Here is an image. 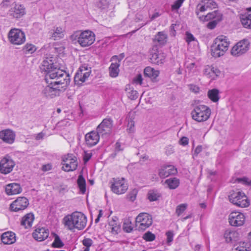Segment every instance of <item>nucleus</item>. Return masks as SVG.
<instances>
[{"mask_svg":"<svg viewBox=\"0 0 251 251\" xmlns=\"http://www.w3.org/2000/svg\"><path fill=\"white\" fill-rule=\"evenodd\" d=\"M23 51L27 54H32L36 50V47L31 44H26L23 48Z\"/></svg>","mask_w":251,"mask_h":251,"instance_id":"nucleus-36","label":"nucleus"},{"mask_svg":"<svg viewBox=\"0 0 251 251\" xmlns=\"http://www.w3.org/2000/svg\"><path fill=\"white\" fill-rule=\"evenodd\" d=\"M250 43L247 40L238 42L231 50V53L235 56H239L246 52L249 49Z\"/></svg>","mask_w":251,"mask_h":251,"instance_id":"nucleus-10","label":"nucleus"},{"mask_svg":"<svg viewBox=\"0 0 251 251\" xmlns=\"http://www.w3.org/2000/svg\"><path fill=\"white\" fill-rule=\"evenodd\" d=\"M34 219V215L32 213H28L22 218L21 225L24 226L26 228L30 227Z\"/></svg>","mask_w":251,"mask_h":251,"instance_id":"nucleus-27","label":"nucleus"},{"mask_svg":"<svg viewBox=\"0 0 251 251\" xmlns=\"http://www.w3.org/2000/svg\"><path fill=\"white\" fill-rule=\"evenodd\" d=\"M8 38L12 44L21 45L25 40V33L19 29H12L8 33Z\"/></svg>","mask_w":251,"mask_h":251,"instance_id":"nucleus-9","label":"nucleus"},{"mask_svg":"<svg viewBox=\"0 0 251 251\" xmlns=\"http://www.w3.org/2000/svg\"><path fill=\"white\" fill-rule=\"evenodd\" d=\"M159 197V194L154 191H151L148 193V199L151 201H157Z\"/></svg>","mask_w":251,"mask_h":251,"instance_id":"nucleus-39","label":"nucleus"},{"mask_svg":"<svg viewBox=\"0 0 251 251\" xmlns=\"http://www.w3.org/2000/svg\"><path fill=\"white\" fill-rule=\"evenodd\" d=\"M187 204L182 203L177 206L176 210V213L178 216H180L187 208Z\"/></svg>","mask_w":251,"mask_h":251,"instance_id":"nucleus-38","label":"nucleus"},{"mask_svg":"<svg viewBox=\"0 0 251 251\" xmlns=\"http://www.w3.org/2000/svg\"><path fill=\"white\" fill-rule=\"evenodd\" d=\"M14 166L15 163L10 157H4L0 162V171L2 174H8L12 171Z\"/></svg>","mask_w":251,"mask_h":251,"instance_id":"nucleus-16","label":"nucleus"},{"mask_svg":"<svg viewBox=\"0 0 251 251\" xmlns=\"http://www.w3.org/2000/svg\"><path fill=\"white\" fill-rule=\"evenodd\" d=\"M70 39L73 41H77L82 47L91 45L95 40V34L90 31L85 30L83 32L75 31L70 36Z\"/></svg>","mask_w":251,"mask_h":251,"instance_id":"nucleus-3","label":"nucleus"},{"mask_svg":"<svg viewBox=\"0 0 251 251\" xmlns=\"http://www.w3.org/2000/svg\"><path fill=\"white\" fill-rule=\"evenodd\" d=\"M112 126V120L110 118H107L103 120L97 127V130L101 134V136L103 137L111 133Z\"/></svg>","mask_w":251,"mask_h":251,"instance_id":"nucleus-11","label":"nucleus"},{"mask_svg":"<svg viewBox=\"0 0 251 251\" xmlns=\"http://www.w3.org/2000/svg\"><path fill=\"white\" fill-rule=\"evenodd\" d=\"M204 2L208 9L215 8L217 7L216 3L213 0H205Z\"/></svg>","mask_w":251,"mask_h":251,"instance_id":"nucleus-46","label":"nucleus"},{"mask_svg":"<svg viewBox=\"0 0 251 251\" xmlns=\"http://www.w3.org/2000/svg\"><path fill=\"white\" fill-rule=\"evenodd\" d=\"M245 243H240L239 246L235 249L234 251H249V248L246 247V244L244 246Z\"/></svg>","mask_w":251,"mask_h":251,"instance_id":"nucleus-51","label":"nucleus"},{"mask_svg":"<svg viewBox=\"0 0 251 251\" xmlns=\"http://www.w3.org/2000/svg\"><path fill=\"white\" fill-rule=\"evenodd\" d=\"M93 241L90 238H85L82 241V244L83 246H84L86 248L83 251H90V247L93 244Z\"/></svg>","mask_w":251,"mask_h":251,"instance_id":"nucleus-40","label":"nucleus"},{"mask_svg":"<svg viewBox=\"0 0 251 251\" xmlns=\"http://www.w3.org/2000/svg\"><path fill=\"white\" fill-rule=\"evenodd\" d=\"M142 76L141 74H138L137 75L136 77H135L133 79V81L134 83L137 84L141 85L142 83Z\"/></svg>","mask_w":251,"mask_h":251,"instance_id":"nucleus-53","label":"nucleus"},{"mask_svg":"<svg viewBox=\"0 0 251 251\" xmlns=\"http://www.w3.org/2000/svg\"><path fill=\"white\" fill-rule=\"evenodd\" d=\"M201 151H202V146H198L195 150L193 155L197 156Z\"/></svg>","mask_w":251,"mask_h":251,"instance_id":"nucleus-62","label":"nucleus"},{"mask_svg":"<svg viewBox=\"0 0 251 251\" xmlns=\"http://www.w3.org/2000/svg\"><path fill=\"white\" fill-rule=\"evenodd\" d=\"M143 238L146 241L151 242L155 240V235L151 232L148 231L143 235Z\"/></svg>","mask_w":251,"mask_h":251,"instance_id":"nucleus-41","label":"nucleus"},{"mask_svg":"<svg viewBox=\"0 0 251 251\" xmlns=\"http://www.w3.org/2000/svg\"><path fill=\"white\" fill-rule=\"evenodd\" d=\"M191 114L194 120L202 122L209 119L211 115V109L206 105H199L194 108Z\"/></svg>","mask_w":251,"mask_h":251,"instance_id":"nucleus-5","label":"nucleus"},{"mask_svg":"<svg viewBox=\"0 0 251 251\" xmlns=\"http://www.w3.org/2000/svg\"><path fill=\"white\" fill-rule=\"evenodd\" d=\"M236 181L239 183H242L248 186H251V180H249L247 177L238 178L236 179Z\"/></svg>","mask_w":251,"mask_h":251,"instance_id":"nucleus-49","label":"nucleus"},{"mask_svg":"<svg viewBox=\"0 0 251 251\" xmlns=\"http://www.w3.org/2000/svg\"><path fill=\"white\" fill-rule=\"evenodd\" d=\"M222 20H221V18L220 16H218L217 17V20H212V21L209 22L207 25V27L208 28L212 29H214L218 23H219L220 21H221Z\"/></svg>","mask_w":251,"mask_h":251,"instance_id":"nucleus-42","label":"nucleus"},{"mask_svg":"<svg viewBox=\"0 0 251 251\" xmlns=\"http://www.w3.org/2000/svg\"><path fill=\"white\" fill-rule=\"evenodd\" d=\"M184 0H177L174 4L172 5L173 9H178L181 5Z\"/></svg>","mask_w":251,"mask_h":251,"instance_id":"nucleus-52","label":"nucleus"},{"mask_svg":"<svg viewBox=\"0 0 251 251\" xmlns=\"http://www.w3.org/2000/svg\"><path fill=\"white\" fill-rule=\"evenodd\" d=\"M92 153H88L86 151L84 152V154L83 156V160L85 163L87 162L91 158Z\"/></svg>","mask_w":251,"mask_h":251,"instance_id":"nucleus-57","label":"nucleus"},{"mask_svg":"<svg viewBox=\"0 0 251 251\" xmlns=\"http://www.w3.org/2000/svg\"><path fill=\"white\" fill-rule=\"evenodd\" d=\"M22 189L18 183H10L6 186L5 192L8 195H15L20 193Z\"/></svg>","mask_w":251,"mask_h":251,"instance_id":"nucleus-23","label":"nucleus"},{"mask_svg":"<svg viewBox=\"0 0 251 251\" xmlns=\"http://www.w3.org/2000/svg\"><path fill=\"white\" fill-rule=\"evenodd\" d=\"M0 139L4 143L11 144L15 141V134L10 129H3L0 131Z\"/></svg>","mask_w":251,"mask_h":251,"instance_id":"nucleus-18","label":"nucleus"},{"mask_svg":"<svg viewBox=\"0 0 251 251\" xmlns=\"http://www.w3.org/2000/svg\"><path fill=\"white\" fill-rule=\"evenodd\" d=\"M41 69L46 74L45 80L48 84L42 91L48 98H53L64 91L70 83V75L66 72L55 67L52 60H44Z\"/></svg>","mask_w":251,"mask_h":251,"instance_id":"nucleus-1","label":"nucleus"},{"mask_svg":"<svg viewBox=\"0 0 251 251\" xmlns=\"http://www.w3.org/2000/svg\"><path fill=\"white\" fill-rule=\"evenodd\" d=\"M110 184L111 191L118 195L126 193L128 189V185L124 178L121 179L113 178Z\"/></svg>","mask_w":251,"mask_h":251,"instance_id":"nucleus-7","label":"nucleus"},{"mask_svg":"<svg viewBox=\"0 0 251 251\" xmlns=\"http://www.w3.org/2000/svg\"><path fill=\"white\" fill-rule=\"evenodd\" d=\"M170 189H176L179 184V180L176 177H172L166 179L163 183Z\"/></svg>","mask_w":251,"mask_h":251,"instance_id":"nucleus-28","label":"nucleus"},{"mask_svg":"<svg viewBox=\"0 0 251 251\" xmlns=\"http://www.w3.org/2000/svg\"><path fill=\"white\" fill-rule=\"evenodd\" d=\"M166 235L167 236V243L168 245H170V244L173 240V237H174L173 232L172 231H168L166 232Z\"/></svg>","mask_w":251,"mask_h":251,"instance_id":"nucleus-50","label":"nucleus"},{"mask_svg":"<svg viewBox=\"0 0 251 251\" xmlns=\"http://www.w3.org/2000/svg\"><path fill=\"white\" fill-rule=\"evenodd\" d=\"M15 3L14 0H2L0 3V6L2 7L7 8L11 4L13 5Z\"/></svg>","mask_w":251,"mask_h":251,"instance_id":"nucleus-48","label":"nucleus"},{"mask_svg":"<svg viewBox=\"0 0 251 251\" xmlns=\"http://www.w3.org/2000/svg\"><path fill=\"white\" fill-rule=\"evenodd\" d=\"M54 240L51 245L52 247L55 248H61L63 247L64 244L60 239L59 236L57 234L54 233Z\"/></svg>","mask_w":251,"mask_h":251,"instance_id":"nucleus-35","label":"nucleus"},{"mask_svg":"<svg viewBox=\"0 0 251 251\" xmlns=\"http://www.w3.org/2000/svg\"><path fill=\"white\" fill-rule=\"evenodd\" d=\"M167 36L163 32H158L153 39L154 42H156L159 44L163 45L166 42Z\"/></svg>","mask_w":251,"mask_h":251,"instance_id":"nucleus-32","label":"nucleus"},{"mask_svg":"<svg viewBox=\"0 0 251 251\" xmlns=\"http://www.w3.org/2000/svg\"><path fill=\"white\" fill-rule=\"evenodd\" d=\"M144 74L145 76L150 78L152 81H156L159 72L151 67H147L144 69Z\"/></svg>","mask_w":251,"mask_h":251,"instance_id":"nucleus-25","label":"nucleus"},{"mask_svg":"<svg viewBox=\"0 0 251 251\" xmlns=\"http://www.w3.org/2000/svg\"><path fill=\"white\" fill-rule=\"evenodd\" d=\"M51 37L54 40L60 39L63 37V29L60 27H56L55 30L50 32Z\"/></svg>","mask_w":251,"mask_h":251,"instance_id":"nucleus-34","label":"nucleus"},{"mask_svg":"<svg viewBox=\"0 0 251 251\" xmlns=\"http://www.w3.org/2000/svg\"><path fill=\"white\" fill-rule=\"evenodd\" d=\"M45 135V134L44 133H43V132H41L40 133H39L38 134L35 135V139L36 140H42L44 138Z\"/></svg>","mask_w":251,"mask_h":251,"instance_id":"nucleus-61","label":"nucleus"},{"mask_svg":"<svg viewBox=\"0 0 251 251\" xmlns=\"http://www.w3.org/2000/svg\"><path fill=\"white\" fill-rule=\"evenodd\" d=\"M63 220L65 226L71 230L75 228L83 229L87 224L86 217L83 213L77 211L65 216Z\"/></svg>","mask_w":251,"mask_h":251,"instance_id":"nucleus-2","label":"nucleus"},{"mask_svg":"<svg viewBox=\"0 0 251 251\" xmlns=\"http://www.w3.org/2000/svg\"><path fill=\"white\" fill-rule=\"evenodd\" d=\"M64 162L62 169L66 172L73 171L76 170L77 167L76 157L73 154H68L64 156L62 160Z\"/></svg>","mask_w":251,"mask_h":251,"instance_id":"nucleus-12","label":"nucleus"},{"mask_svg":"<svg viewBox=\"0 0 251 251\" xmlns=\"http://www.w3.org/2000/svg\"><path fill=\"white\" fill-rule=\"evenodd\" d=\"M49 235V230L44 227L36 228L32 233L33 237L38 241H42L46 239Z\"/></svg>","mask_w":251,"mask_h":251,"instance_id":"nucleus-21","label":"nucleus"},{"mask_svg":"<svg viewBox=\"0 0 251 251\" xmlns=\"http://www.w3.org/2000/svg\"><path fill=\"white\" fill-rule=\"evenodd\" d=\"M127 130L129 133H132L134 131V122L131 118L128 120Z\"/></svg>","mask_w":251,"mask_h":251,"instance_id":"nucleus-44","label":"nucleus"},{"mask_svg":"<svg viewBox=\"0 0 251 251\" xmlns=\"http://www.w3.org/2000/svg\"><path fill=\"white\" fill-rule=\"evenodd\" d=\"M208 8L206 7V5L204 1H202L201 3L198 4L196 9V13L199 17L200 16V13L206 11Z\"/></svg>","mask_w":251,"mask_h":251,"instance_id":"nucleus-37","label":"nucleus"},{"mask_svg":"<svg viewBox=\"0 0 251 251\" xmlns=\"http://www.w3.org/2000/svg\"><path fill=\"white\" fill-rule=\"evenodd\" d=\"M150 61L152 63L159 65L164 63L165 56L163 53L157 50H154L151 53Z\"/></svg>","mask_w":251,"mask_h":251,"instance_id":"nucleus-22","label":"nucleus"},{"mask_svg":"<svg viewBox=\"0 0 251 251\" xmlns=\"http://www.w3.org/2000/svg\"><path fill=\"white\" fill-rule=\"evenodd\" d=\"M143 19V17L142 15H139V14L136 15V18H135V21L136 22H138L140 21H142Z\"/></svg>","mask_w":251,"mask_h":251,"instance_id":"nucleus-64","label":"nucleus"},{"mask_svg":"<svg viewBox=\"0 0 251 251\" xmlns=\"http://www.w3.org/2000/svg\"><path fill=\"white\" fill-rule=\"evenodd\" d=\"M160 15V14L159 12H155L151 17V21L154 20L156 18L158 17Z\"/></svg>","mask_w":251,"mask_h":251,"instance_id":"nucleus-63","label":"nucleus"},{"mask_svg":"<svg viewBox=\"0 0 251 251\" xmlns=\"http://www.w3.org/2000/svg\"><path fill=\"white\" fill-rule=\"evenodd\" d=\"M186 41L188 43L192 41L195 40V38L194 37V36L191 33L186 32Z\"/></svg>","mask_w":251,"mask_h":251,"instance_id":"nucleus-54","label":"nucleus"},{"mask_svg":"<svg viewBox=\"0 0 251 251\" xmlns=\"http://www.w3.org/2000/svg\"><path fill=\"white\" fill-rule=\"evenodd\" d=\"M128 97L131 100H136L138 97V93L137 91L131 90L128 93Z\"/></svg>","mask_w":251,"mask_h":251,"instance_id":"nucleus-47","label":"nucleus"},{"mask_svg":"<svg viewBox=\"0 0 251 251\" xmlns=\"http://www.w3.org/2000/svg\"><path fill=\"white\" fill-rule=\"evenodd\" d=\"M138 193V190L136 189H134L131 191L127 195V198L130 201H133L136 198V196Z\"/></svg>","mask_w":251,"mask_h":251,"instance_id":"nucleus-43","label":"nucleus"},{"mask_svg":"<svg viewBox=\"0 0 251 251\" xmlns=\"http://www.w3.org/2000/svg\"><path fill=\"white\" fill-rule=\"evenodd\" d=\"M123 228L124 230L127 232H130L132 230V227L130 226H129L126 223L124 224Z\"/></svg>","mask_w":251,"mask_h":251,"instance_id":"nucleus-59","label":"nucleus"},{"mask_svg":"<svg viewBox=\"0 0 251 251\" xmlns=\"http://www.w3.org/2000/svg\"><path fill=\"white\" fill-rule=\"evenodd\" d=\"M91 70L85 67L82 66L75 74L74 77V81L75 83H79V81L84 82L90 76Z\"/></svg>","mask_w":251,"mask_h":251,"instance_id":"nucleus-17","label":"nucleus"},{"mask_svg":"<svg viewBox=\"0 0 251 251\" xmlns=\"http://www.w3.org/2000/svg\"><path fill=\"white\" fill-rule=\"evenodd\" d=\"M226 36L221 35L217 37L211 47V55L214 57L223 55L228 50L229 43Z\"/></svg>","mask_w":251,"mask_h":251,"instance_id":"nucleus-4","label":"nucleus"},{"mask_svg":"<svg viewBox=\"0 0 251 251\" xmlns=\"http://www.w3.org/2000/svg\"><path fill=\"white\" fill-rule=\"evenodd\" d=\"M77 182L80 191L84 194L86 192V181L82 175H79Z\"/></svg>","mask_w":251,"mask_h":251,"instance_id":"nucleus-33","label":"nucleus"},{"mask_svg":"<svg viewBox=\"0 0 251 251\" xmlns=\"http://www.w3.org/2000/svg\"><path fill=\"white\" fill-rule=\"evenodd\" d=\"M179 143L183 146H186L188 144V139L186 137H182L179 141Z\"/></svg>","mask_w":251,"mask_h":251,"instance_id":"nucleus-58","label":"nucleus"},{"mask_svg":"<svg viewBox=\"0 0 251 251\" xmlns=\"http://www.w3.org/2000/svg\"><path fill=\"white\" fill-rule=\"evenodd\" d=\"M219 91L217 89L209 90L207 92L208 98L213 102H218L220 99Z\"/></svg>","mask_w":251,"mask_h":251,"instance_id":"nucleus-29","label":"nucleus"},{"mask_svg":"<svg viewBox=\"0 0 251 251\" xmlns=\"http://www.w3.org/2000/svg\"><path fill=\"white\" fill-rule=\"evenodd\" d=\"M120 63H112L109 68V75L112 77H116L118 76L120 70L119 67Z\"/></svg>","mask_w":251,"mask_h":251,"instance_id":"nucleus-30","label":"nucleus"},{"mask_svg":"<svg viewBox=\"0 0 251 251\" xmlns=\"http://www.w3.org/2000/svg\"><path fill=\"white\" fill-rule=\"evenodd\" d=\"M229 201L233 204L241 207H247L250 202L245 194L242 192H233L228 196Z\"/></svg>","mask_w":251,"mask_h":251,"instance_id":"nucleus-6","label":"nucleus"},{"mask_svg":"<svg viewBox=\"0 0 251 251\" xmlns=\"http://www.w3.org/2000/svg\"><path fill=\"white\" fill-rule=\"evenodd\" d=\"M100 136L101 134H99L97 130L88 133L85 135L86 144L90 147L96 145L98 143Z\"/></svg>","mask_w":251,"mask_h":251,"instance_id":"nucleus-20","label":"nucleus"},{"mask_svg":"<svg viewBox=\"0 0 251 251\" xmlns=\"http://www.w3.org/2000/svg\"><path fill=\"white\" fill-rule=\"evenodd\" d=\"M98 7L101 9H104L108 7L109 3L107 0H100L98 4Z\"/></svg>","mask_w":251,"mask_h":251,"instance_id":"nucleus-45","label":"nucleus"},{"mask_svg":"<svg viewBox=\"0 0 251 251\" xmlns=\"http://www.w3.org/2000/svg\"><path fill=\"white\" fill-rule=\"evenodd\" d=\"M210 73L214 74L216 76H218L221 74V71L217 68L212 67L210 68Z\"/></svg>","mask_w":251,"mask_h":251,"instance_id":"nucleus-56","label":"nucleus"},{"mask_svg":"<svg viewBox=\"0 0 251 251\" xmlns=\"http://www.w3.org/2000/svg\"><path fill=\"white\" fill-rule=\"evenodd\" d=\"M220 16L221 20L222 19V15L218 10H215L212 12L208 13L206 15H200L199 17V19L201 21H208L209 20H217V17Z\"/></svg>","mask_w":251,"mask_h":251,"instance_id":"nucleus-26","label":"nucleus"},{"mask_svg":"<svg viewBox=\"0 0 251 251\" xmlns=\"http://www.w3.org/2000/svg\"><path fill=\"white\" fill-rule=\"evenodd\" d=\"M9 13L13 18L19 19L25 14V8L23 4L15 2L9 10Z\"/></svg>","mask_w":251,"mask_h":251,"instance_id":"nucleus-15","label":"nucleus"},{"mask_svg":"<svg viewBox=\"0 0 251 251\" xmlns=\"http://www.w3.org/2000/svg\"><path fill=\"white\" fill-rule=\"evenodd\" d=\"M177 173V169L171 165H163L158 171V175L161 178H164L170 175H174Z\"/></svg>","mask_w":251,"mask_h":251,"instance_id":"nucleus-19","label":"nucleus"},{"mask_svg":"<svg viewBox=\"0 0 251 251\" xmlns=\"http://www.w3.org/2000/svg\"><path fill=\"white\" fill-rule=\"evenodd\" d=\"M240 21L245 28H251V14L242 15Z\"/></svg>","mask_w":251,"mask_h":251,"instance_id":"nucleus-31","label":"nucleus"},{"mask_svg":"<svg viewBox=\"0 0 251 251\" xmlns=\"http://www.w3.org/2000/svg\"><path fill=\"white\" fill-rule=\"evenodd\" d=\"M152 223L151 216L147 213H140L136 218V225L139 230H145L150 226Z\"/></svg>","mask_w":251,"mask_h":251,"instance_id":"nucleus-8","label":"nucleus"},{"mask_svg":"<svg viewBox=\"0 0 251 251\" xmlns=\"http://www.w3.org/2000/svg\"><path fill=\"white\" fill-rule=\"evenodd\" d=\"M51 169V165L50 164L44 165L42 167V170L44 172L50 171Z\"/></svg>","mask_w":251,"mask_h":251,"instance_id":"nucleus-60","label":"nucleus"},{"mask_svg":"<svg viewBox=\"0 0 251 251\" xmlns=\"http://www.w3.org/2000/svg\"><path fill=\"white\" fill-rule=\"evenodd\" d=\"M120 230V226L118 224H116L114 226L111 227V232L114 234H116Z\"/></svg>","mask_w":251,"mask_h":251,"instance_id":"nucleus-55","label":"nucleus"},{"mask_svg":"<svg viewBox=\"0 0 251 251\" xmlns=\"http://www.w3.org/2000/svg\"><path fill=\"white\" fill-rule=\"evenodd\" d=\"M1 240L4 244H12L16 241V236L12 232H6L1 235Z\"/></svg>","mask_w":251,"mask_h":251,"instance_id":"nucleus-24","label":"nucleus"},{"mask_svg":"<svg viewBox=\"0 0 251 251\" xmlns=\"http://www.w3.org/2000/svg\"><path fill=\"white\" fill-rule=\"evenodd\" d=\"M245 220L244 215L237 211L231 213L228 216L229 223L232 226H241L244 224Z\"/></svg>","mask_w":251,"mask_h":251,"instance_id":"nucleus-14","label":"nucleus"},{"mask_svg":"<svg viewBox=\"0 0 251 251\" xmlns=\"http://www.w3.org/2000/svg\"><path fill=\"white\" fill-rule=\"evenodd\" d=\"M28 205L29 201L26 198L20 197L11 203L10 209L15 212L23 211L26 208Z\"/></svg>","mask_w":251,"mask_h":251,"instance_id":"nucleus-13","label":"nucleus"}]
</instances>
